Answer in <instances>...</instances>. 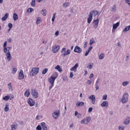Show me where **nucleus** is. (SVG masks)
Returning a JSON list of instances; mask_svg holds the SVG:
<instances>
[{"label": "nucleus", "instance_id": "nucleus-1", "mask_svg": "<svg viewBox=\"0 0 130 130\" xmlns=\"http://www.w3.org/2000/svg\"><path fill=\"white\" fill-rule=\"evenodd\" d=\"M11 48L12 47H6V49H4V53H6L7 58L9 61L12 60V55H11V52H10V50H11Z\"/></svg>", "mask_w": 130, "mask_h": 130}, {"label": "nucleus", "instance_id": "nucleus-2", "mask_svg": "<svg viewBox=\"0 0 130 130\" xmlns=\"http://www.w3.org/2000/svg\"><path fill=\"white\" fill-rule=\"evenodd\" d=\"M39 73V68H34L31 69L30 72V76L33 77L35 75H37Z\"/></svg>", "mask_w": 130, "mask_h": 130}, {"label": "nucleus", "instance_id": "nucleus-3", "mask_svg": "<svg viewBox=\"0 0 130 130\" xmlns=\"http://www.w3.org/2000/svg\"><path fill=\"white\" fill-rule=\"evenodd\" d=\"M49 82L51 84V86L49 87V90L50 91L52 87L54 86V81H55V78H53L52 76H51L50 78L48 79Z\"/></svg>", "mask_w": 130, "mask_h": 130}, {"label": "nucleus", "instance_id": "nucleus-4", "mask_svg": "<svg viewBox=\"0 0 130 130\" xmlns=\"http://www.w3.org/2000/svg\"><path fill=\"white\" fill-rule=\"evenodd\" d=\"M128 101V93H125L122 97L121 102L123 104L126 103Z\"/></svg>", "mask_w": 130, "mask_h": 130}, {"label": "nucleus", "instance_id": "nucleus-5", "mask_svg": "<svg viewBox=\"0 0 130 130\" xmlns=\"http://www.w3.org/2000/svg\"><path fill=\"white\" fill-rule=\"evenodd\" d=\"M91 117H86V118L83 119L81 121V124H88V123L91 122Z\"/></svg>", "mask_w": 130, "mask_h": 130}, {"label": "nucleus", "instance_id": "nucleus-6", "mask_svg": "<svg viewBox=\"0 0 130 130\" xmlns=\"http://www.w3.org/2000/svg\"><path fill=\"white\" fill-rule=\"evenodd\" d=\"M31 95L33 97V98H35V99H37L38 97H39V94H38V91L36 89H32L31 90Z\"/></svg>", "mask_w": 130, "mask_h": 130}, {"label": "nucleus", "instance_id": "nucleus-7", "mask_svg": "<svg viewBox=\"0 0 130 130\" xmlns=\"http://www.w3.org/2000/svg\"><path fill=\"white\" fill-rule=\"evenodd\" d=\"M59 45L54 46L52 50L53 53H56L59 50Z\"/></svg>", "mask_w": 130, "mask_h": 130}, {"label": "nucleus", "instance_id": "nucleus-8", "mask_svg": "<svg viewBox=\"0 0 130 130\" xmlns=\"http://www.w3.org/2000/svg\"><path fill=\"white\" fill-rule=\"evenodd\" d=\"M74 52L77 53H81L82 51V49L78 46H76L74 50Z\"/></svg>", "mask_w": 130, "mask_h": 130}, {"label": "nucleus", "instance_id": "nucleus-9", "mask_svg": "<svg viewBox=\"0 0 130 130\" xmlns=\"http://www.w3.org/2000/svg\"><path fill=\"white\" fill-rule=\"evenodd\" d=\"M27 103L30 107L34 106V105H35V102H34L31 98H29L28 99Z\"/></svg>", "mask_w": 130, "mask_h": 130}, {"label": "nucleus", "instance_id": "nucleus-10", "mask_svg": "<svg viewBox=\"0 0 130 130\" xmlns=\"http://www.w3.org/2000/svg\"><path fill=\"white\" fill-rule=\"evenodd\" d=\"M24 77L25 76L24 75V72H23V70H21L19 73V80H23Z\"/></svg>", "mask_w": 130, "mask_h": 130}, {"label": "nucleus", "instance_id": "nucleus-11", "mask_svg": "<svg viewBox=\"0 0 130 130\" xmlns=\"http://www.w3.org/2000/svg\"><path fill=\"white\" fill-rule=\"evenodd\" d=\"M93 24L94 25L93 27H94L95 29H97V27H98V24H99V19H97L93 21Z\"/></svg>", "mask_w": 130, "mask_h": 130}, {"label": "nucleus", "instance_id": "nucleus-12", "mask_svg": "<svg viewBox=\"0 0 130 130\" xmlns=\"http://www.w3.org/2000/svg\"><path fill=\"white\" fill-rule=\"evenodd\" d=\"M89 14H92V17H96L98 14H99V12H98L97 10H93V11H91L89 12Z\"/></svg>", "mask_w": 130, "mask_h": 130}, {"label": "nucleus", "instance_id": "nucleus-13", "mask_svg": "<svg viewBox=\"0 0 130 130\" xmlns=\"http://www.w3.org/2000/svg\"><path fill=\"white\" fill-rule=\"evenodd\" d=\"M89 99L92 101L91 103L92 104H95V102H96V98H95L94 95H91L89 97Z\"/></svg>", "mask_w": 130, "mask_h": 130}, {"label": "nucleus", "instance_id": "nucleus-14", "mask_svg": "<svg viewBox=\"0 0 130 130\" xmlns=\"http://www.w3.org/2000/svg\"><path fill=\"white\" fill-rule=\"evenodd\" d=\"M59 116V111H58L57 112H54L53 113V117L55 119H56L57 117Z\"/></svg>", "mask_w": 130, "mask_h": 130}, {"label": "nucleus", "instance_id": "nucleus-15", "mask_svg": "<svg viewBox=\"0 0 130 130\" xmlns=\"http://www.w3.org/2000/svg\"><path fill=\"white\" fill-rule=\"evenodd\" d=\"M92 20H93V16H92V14L91 13H89L88 17L87 18L88 24H90V23L92 22Z\"/></svg>", "mask_w": 130, "mask_h": 130}, {"label": "nucleus", "instance_id": "nucleus-16", "mask_svg": "<svg viewBox=\"0 0 130 130\" xmlns=\"http://www.w3.org/2000/svg\"><path fill=\"white\" fill-rule=\"evenodd\" d=\"M78 68H79V64L78 63H76V64L72 67L71 69V71H74L75 72H76V71H77V69H78Z\"/></svg>", "mask_w": 130, "mask_h": 130}, {"label": "nucleus", "instance_id": "nucleus-17", "mask_svg": "<svg viewBox=\"0 0 130 130\" xmlns=\"http://www.w3.org/2000/svg\"><path fill=\"white\" fill-rule=\"evenodd\" d=\"M102 107H108V102L104 101L103 103L101 104Z\"/></svg>", "mask_w": 130, "mask_h": 130}, {"label": "nucleus", "instance_id": "nucleus-18", "mask_svg": "<svg viewBox=\"0 0 130 130\" xmlns=\"http://www.w3.org/2000/svg\"><path fill=\"white\" fill-rule=\"evenodd\" d=\"M85 103L83 102H78L76 103V106L80 107V106H84Z\"/></svg>", "mask_w": 130, "mask_h": 130}, {"label": "nucleus", "instance_id": "nucleus-19", "mask_svg": "<svg viewBox=\"0 0 130 130\" xmlns=\"http://www.w3.org/2000/svg\"><path fill=\"white\" fill-rule=\"evenodd\" d=\"M130 117H127L124 121V124L125 125L129 124Z\"/></svg>", "mask_w": 130, "mask_h": 130}, {"label": "nucleus", "instance_id": "nucleus-20", "mask_svg": "<svg viewBox=\"0 0 130 130\" xmlns=\"http://www.w3.org/2000/svg\"><path fill=\"white\" fill-rule=\"evenodd\" d=\"M9 17V13H6L3 17L2 18V21H6Z\"/></svg>", "mask_w": 130, "mask_h": 130}, {"label": "nucleus", "instance_id": "nucleus-21", "mask_svg": "<svg viewBox=\"0 0 130 130\" xmlns=\"http://www.w3.org/2000/svg\"><path fill=\"white\" fill-rule=\"evenodd\" d=\"M70 53H71V50L68 49L66 51V52L62 54V56H63V57H64V56H66V55H68V54H70Z\"/></svg>", "mask_w": 130, "mask_h": 130}, {"label": "nucleus", "instance_id": "nucleus-22", "mask_svg": "<svg viewBox=\"0 0 130 130\" xmlns=\"http://www.w3.org/2000/svg\"><path fill=\"white\" fill-rule=\"evenodd\" d=\"M118 26H119V22L116 23L113 25V29H114V30H116V29H117Z\"/></svg>", "mask_w": 130, "mask_h": 130}, {"label": "nucleus", "instance_id": "nucleus-23", "mask_svg": "<svg viewBox=\"0 0 130 130\" xmlns=\"http://www.w3.org/2000/svg\"><path fill=\"white\" fill-rule=\"evenodd\" d=\"M58 76V74H57V73L55 72L54 74H53L51 77H52L53 78H54L55 80L56 79V78Z\"/></svg>", "mask_w": 130, "mask_h": 130}, {"label": "nucleus", "instance_id": "nucleus-24", "mask_svg": "<svg viewBox=\"0 0 130 130\" xmlns=\"http://www.w3.org/2000/svg\"><path fill=\"white\" fill-rule=\"evenodd\" d=\"M9 104L6 103V105H5V107L4 108V110L5 111H6V112H7V111H9V110H10V109L9 108Z\"/></svg>", "mask_w": 130, "mask_h": 130}, {"label": "nucleus", "instance_id": "nucleus-25", "mask_svg": "<svg viewBox=\"0 0 130 130\" xmlns=\"http://www.w3.org/2000/svg\"><path fill=\"white\" fill-rule=\"evenodd\" d=\"M19 18L18 17V14L16 13H14L13 14V19L14 21H17V20H18Z\"/></svg>", "mask_w": 130, "mask_h": 130}, {"label": "nucleus", "instance_id": "nucleus-26", "mask_svg": "<svg viewBox=\"0 0 130 130\" xmlns=\"http://www.w3.org/2000/svg\"><path fill=\"white\" fill-rule=\"evenodd\" d=\"M111 12H113V13L115 12L116 11V5H114L113 6V8H111Z\"/></svg>", "mask_w": 130, "mask_h": 130}, {"label": "nucleus", "instance_id": "nucleus-27", "mask_svg": "<svg viewBox=\"0 0 130 130\" xmlns=\"http://www.w3.org/2000/svg\"><path fill=\"white\" fill-rule=\"evenodd\" d=\"M41 22H42V21L41 20V17H38L37 19L36 24L37 25H38V24H40V23H41Z\"/></svg>", "mask_w": 130, "mask_h": 130}, {"label": "nucleus", "instance_id": "nucleus-28", "mask_svg": "<svg viewBox=\"0 0 130 130\" xmlns=\"http://www.w3.org/2000/svg\"><path fill=\"white\" fill-rule=\"evenodd\" d=\"M128 84H129V82L124 81L122 82V86H123V87H126V86H127V85H128Z\"/></svg>", "mask_w": 130, "mask_h": 130}, {"label": "nucleus", "instance_id": "nucleus-29", "mask_svg": "<svg viewBox=\"0 0 130 130\" xmlns=\"http://www.w3.org/2000/svg\"><path fill=\"white\" fill-rule=\"evenodd\" d=\"M24 95L26 96V97H28L30 96V92L29 91V90H26L25 91Z\"/></svg>", "mask_w": 130, "mask_h": 130}, {"label": "nucleus", "instance_id": "nucleus-30", "mask_svg": "<svg viewBox=\"0 0 130 130\" xmlns=\"http://www.w3.org/2000/svg\"><path fill=\"white\" fill-rule=\"evenodd\" d=\"M130 29V25L127 26L125 27V28L123 29V32H127Z\"/></svg>", "mask_w": 130, "mask_h": 130}, {"label": "nucleus", "instance_id": "nucleus-31", "mask_svg": "<svg viewBox=\"0 0 130 130\" xmlns=\"http://www.w3.org/2000/svg\"><path fill=\"white\" fill-rule=\"evenodd\" d=\"M55 69L56 70H57L58 71V72H62V70H61V69L60 68V66L59 65H57Z\"/></svg>", "mask_w": 130, "mask_h": 130}, {"label": "nucleus", "instance_id": "nucleus-32", "mask_svg": "<svg viewBox=\"0 0 130 130\" xmlns=\"http://www.w3.org/2000/svg\"><path fill=\"white\" fill-rule=\"evenodd\" d=\"M36 0H32L31 3H30L31 7H35L36 6Z\"/></svg>", "mask_w": 130, "mask_h": 130}, {"label": "nucleus", "instance_id": "nucleus-33", "mask_svg": "<svg viewBox=\"0 0 130 130\" xmlns=\"http://www.w3.org/2000/svg\"><path fill=\"white\" fill-rule=\"evenodd\" d=\"M48 71V69L47 68H45V69L43 70V71H42V74L43 75H45V74H46V73H47Z\"/></svg>", "mask_w": 130, "mask_h": 130}, {"label": "nucleus", "instance_id": "nucleus-34", "mask_svg": "<svg viewBox=\"0 0 130 130\" xmlns=\"http://www.w3.org/2000/svg\"><path fill=\"white\" fill-rule=\"evenodd\" d=\"M70 6V3H64L63 4V8H68Z\"/></svg>", "mask_w": 130, "mask_h": 130}, {"label": "nucleus", "instance_id": "nucleus-35", "mask_svg": "<svg viewBox=\"0 0 130 130\" xmlns=\"http://www.w3.org/2000/svg\"><path fill=\"white\" fill-rule=\"evenodd\" d=\"M41 14L43 16H46V10L43 9L41 11Z\"/></svg>", "mask_w": 130, "mask_h": 130}, {"label": "nucleus", "instance_id": "nucleus-36", "mask_svg": "<svg viewBox=\"0 0 130 130\" xmlns=\"http://www.w3.org/2000/svg\"><path fill=\"white\" fill-rule=\"evenodd\" d=\"M9 99H10V96L7 95L3 98V100H5V101H8Z\"/></svg>", "mask_w": 130, "mask_h": 130}, {"label": "nucleus", "instance_id": "nucleus-37", "mask_svg": "<svg viewBox=\"0 0 130 130\" xmlns=\"http://www.w3.org/2000/svg\"><path fill=\"white\" fill-rule=\"evenodd\" d=\"M8 86H9V90H11V91H13V87H12V83H9L8 84Z\"/></svg>", "mask_w": 130, "mask_h": 130}, {"label": "nucleus", "instance_id": "nucleus-38", "mask_svg": "<svg viewBox=\"0 0 130 130\" xmlns=\"http://www.w3.org/2000/svg\"><path fill=\"white\" fill-rule=\"evenodd\" d=\"M104 58V54L102 53L99 56V59H103Z\"/></svg>", "mask_w": 130, "mask_h": 130}, {"label": "nucleus", "instance_id": "nucleus-39", "mask_svg": "<svg viewBox=\"0 0 130 130\" xmlns=\"http://www.w3.org/2000/svg\"><path fill=\"white\" fill-rule=\"evenodd\" d=\"M93 43H95L93 38H92V40H90L89 45H92Z\"/></svg>", "mask_w": 130, "mask_h": 130}, {"label": "nucleus", "instance_id": "nucleus-40", "mask_svg": "<svg viewBox=\"0 0 130 130\" xmlns=\"http://www.w3.org/2000/svg\"><path fill=\"white\" fill-rule=\"evenodd\" d=\"M32 11H33V8H28V9L27 10V13H29H29H32Z\"/></svg>", "mask_w": 130, "mask_h": 130}, {"label": "nucleus", "instance_id": "nucleus-41", "mask_svg": "<svg viewBox=\"0 0 130 130\" xmlns=\"http://www.w3.org/2000/svg\"><path fill=\"white\" fill-rule=\"evenodd\" d=\"M55 15H56V13H55L53 14V17L52 18V21L54 22V20L55 19Z\"/></svg>", "mask_w": 130, "mask_h": 130}, {"label": "nucleus", "instance_id": "nucleus-42", "mask_svg": "<svg viewBox=\"0 0 130 130\" xmlns=\"http://www.w3.org/2000/svg\"><path fill=\"white\" fill-rule=\"evenodd\" d=\"M37 130H42V127L40 125H38L36 127Z\"/></svg>", "mask_w": 130, "mask_h": 130}, {"label": "nucleus", "instance_id": "nucleus-43", "mask_svg": "<svg viewBox=\"0 0 130 130\" xmlns=\"http://www.w3.org/2000/svg\"><path fill=\"white\" fill-rule=\"evenodd\" d=\"M17 73V68H14L12 69V74H16Z\"/></svg>", "mask_w": 130, "mask_h": 130}, {"label": "nucleus", "instance_id": "nucleus-44", "mask_svg": "<svg viewBox=\"0 0 130 130\" xmlns=\"http://www.w3.org/2000/svg\"><path fill=\"white\" fill-rule=\"evenodd\" d=\"M93 66H94V64L93 63H90L88 67L89 69H93Z\"/></svg>", "mask_w": 130, "mask_h": 130}, {"label": "nucleus", "instance_id": "nucleus-45", "mask_svg": "<svg viewBox=\"0 0 130 130\" xmlns=\"http://www.w3.org/2000/svg\"><path fill=\"white\" fill-rule=\"evenodd\" d=\"M107 100V94H105L103 96V100Z\"/></svg>", "mask_w": 130, "mask_h": 130}, {"label": "nucleus", "instance_id": "nucleus-46", "mask_svg": "<svg viewBox=\"0 0 130 130\" xmlns=\"http://www.w3.org/2000/svg\"><path fill=\"white\" fill-rule=\"evenodd\" d=\"M118 128H119V130H124V127H123V126L120 125V126H119Z\"/></svg>", "mask_w": 130, "mask_h": 130}, {"label": "nucleus", "instance_id": "nucleus-47", "mask_svg": "<svg viewBox=\"0 0 130 130\" xmlns=\"http://www.w3.org/2000/svg\"><path fill=\"white\" fill-rule=\"evenodd\" d=\"M8 27L9 28H10V29H12V28H13V24L9 23L8 24Z\"/></svg>", "mask_w": 130, "mask_h": 130}, {"label": "nucleus", "instance_id": "nucleus-48", "mask_svg": "<svg viewBox=\"0 0 130 130\" xmlns=\"http://www.w3.org/2000/svg\"><path fill=\"white\" fill-rule=\"evenodd\" d=\"M7 47V41L4 42V45H3V48L4 49H5Z\"/></svg>", "mask_w": 130, "mask_h": 130}, {"label": "nucleus", "instance_id": "nucleus-49", "mask_svg": "<svg viewBox=\"0 0 130 130\" xmlns=\"http://www.w3.org/2000/svg\"><path fill=\"white\" fill-rule=\"evenodd\" d=\"M12 130H16V126L15 125H11Z\"/></svg>", "mask_w": 130, "mask_h": 130}, {"label": "nucleus", "instance_id": "nucleus-50", "mask_svg": "<svg viewBox=\"0 0 130 130\" xmlns=\"http://www.w3.org/2000/svg\"><path fill=\"white\" fill-rule=\"evenodd\" d=\"M41 125L42 128L45 127L46 126H45V123L43 122L41 123Z\"/></svg>", "mask_w": 130, "mask_h": 130}, {"label": "nucleus", "instance_id": "nucleus-51", "mask_svg": "<svg viewBox=\"0 0 130 130\" xmlns=\"http://www.w3.org/2000/svg\"><path fill=\"white\" fill-rule=\"evenodd\" d=\"M125 3L128 4V6H130V0H125Z\"/></svg>", "mask_w": 130, "mask_h": 130}, {"label": "nucleus", "instance_id": "nucleus-52", "mask_svg": "<svg viewBox=\"0 0 130 130\" xmlns=\"http://www.w3.org/2000/svg\"><path fill=\"white\" fill-rule=\"evenodd\" d=\"M93 110V108L90 107L88 109V112L91 113Z\"/></svg>", "mask_w": 130, "mask_h": 130}, {"label": "nucleus", "instance_id": "nucleus-53", "mask_svg": "<svg viewBox=\"0 0 130 130\" xmlns=\"http://www.w3.org/2000/svg\"><path fill=\"white\" fill-rule=\"evenodd\" d=\"M87 45H88V42H85L84 48H86L87 47Z\"/></svg>", "mask_w": 130, "mask_h": 130}, {"label": "nucleus", "instance_id": "nucleus-54", "mask_svg": "<svg viewBox=\"0 0 130 130\" xmlns=\"http://www.w3.org/2000/svg\"><path fill=\"white\" fill-rule=\"evenodd\" d=\"M95 89L97 91V90H99V86H98V84H95Z\"/></svg>", "mask_w": 130, "mask_h": 130}, {"label": "nucleus", "instance_id": "nucleus-55", "mask_svg": "<svg viewBox=\"0 0 130 130\" xmlns=\"http://www.w3.org/2000/svg\"><path fill=\"white\" fill-rule=\"evenodd\" d=\"M58 34H59V31L57 30V31L55 32V35L56 36H58Z\"/></svg>", "mask_w": 130, "mask_h": 130}, {"label": "nucleus", "instance_id": "nucleus-56", "mask_svg": "<svg viewBox=\"0 0 130 130\" xmlns=\"http://www.w3.org/2000/svg\"><path fill=\"white\" fill-rule=\"evenodd\" d=\"M66 48H63L62 49L61 51V53H62V52L66 53Z\"/></svg>", "mask_w": 130, "mask_h": 130}, {"label": "nucleus", "instance_id": "nucleus-57", "mask_svg": "<svg viewBox=\"0 0 130 130\" xmlns=\"http://www.w3.org/2000/svg\"><path fill=\"white\" fill-rule=\"evenodd\" d=\"M93 77H94V74H93V73H91L89 76V79H92Z\"/></svg>", "mask_w": 130, "mask_h": 130}, {"label": "nucleus", "instance_id": "nucleus-58", "mask_svg": "<svg viewBox=\"0 0 130 130\" xmlns=\"http://www.w3.org/2000/svg\"><path fill=\"white\" fill-rule=\"evenodd\" d=\"M70 78H73V77H74V74L73 73V72L70 73Z\"/></svg>", "mask_w": 130, "mask_h": 130}, {"label": "nucleus", "instance_id": "nucleus-59", "mask_svg": "<svg viewBox=\"0 0 130 130\" xmlns=\"http://www.w3.org/2000/svg\"><path fill=\"white\" fill-rule=\"evenodd\" d=\"M87 83L88 85H91V83H92V81L91 80H88Z\"/></svg>", "mask_w": 130, "mask_h": 130}, {"label": "nucleus", "instance_id": "nucleus-60", "mask_svg": "<svg viewBox=\"0 0 130 130\" xmlns=\"http://www.w3.org/2000/svg\"><path fill=\"white\" fill-rule=\"evenodd\" d=\"M92 48H93V47L92 46H90L88 49V51H91V50H92Z\"/></svg>", "mask_w": 130, "mask_h": 130}, {"label": "nucleus", "instance_id": "nucleus-61", "mask_svg": "<svg viewBox=\"0 0 130 130\" xmlns=\"http://www.w3.org/2000/svg\"><path fill=\"white\" fill-rule=\"evenodd\" d=\"M89 52H90L88 50H87V51H86L85 54V56H87V55H88V54H89Z\"/></svg>", "mask_w": 130, "mask_h": 130}, {"label": "nucleus", "instance_id": "nucleus-62", "mask_svg": "<svg viewBox=\"0 0 130 130\" xmlns=\"http://www.w3.org/2000/svg\"><path fill=\"white\" fill-rule=\"evenodd\" d=\"M43 130H48V129L47 128V126H45V127H43L42 128Z\"/></svg>", "mask_w": 130, "mask_h": 130}, {"label": "nucleus", "instance_id": "nucleus-63", "mask_svg": "<svg viewBox=\"0 0 130 130\" xmlns=\"http://www.w3.org/2000/svg\"><path fill=\"white\" fill-rule=\"evenodd\" d=\"M78 118H79V117H82V114H78L77 115Z\"/></svg>", "mask_w": 130, "mask_h": 130}, {"label": "nucleus", "instance_id": "nucleus-64", "mask_svg": "<svg viewBox=\"0 0 130 130\" xmlns=\"http://www.w3.org/2000/svg\"><path fill=\"white\" fill-rule=\"evenodd\" d=\"M99 82H100V78H98L97 79L95 84H98V83H99Z\"/></svg>", "mask_w": 130, "mask_h": 130}]
</instances>
